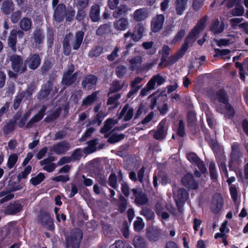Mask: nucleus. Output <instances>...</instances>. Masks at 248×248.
<instances>
[{"instance_id": "obj_17", "label": "nucleus", "mask_w": 248, "mask_h": 248, "mask_svg": "<svg viewBox=\"0 0 248 248\" xmlns=\"http://www.w3.org/2000/svg\"><path fill=\"white\" fill-rule=\"evenodd\" d=\"M225 28V24L223 21L219 22L218 19L214 20L211 26L210 30L214 34L222 32Z\"/></svg>"}, {"instance_id": "obj_50", "label": "nucleus", "mask_w": 248, "mask_h": 248, "mask_svg": "<svg viewBox=\"0 0 248 248\" xmlns=\"http://www.w3.org/2000/svg\"><path fill=\"white\" fill-rule=\"evenodd\" d=\"M142 215L148 220L151 219L154 216V213L150 209H144L142 211Z\"/></svg>"}, {"instance_id": "obj_58", "label": "nucleus", "mask_w": 248, "mask_h": 248, "mask_svg": "<svg viewBox=\"0 0 248 248\" xmlns=\"http://www.w3.org/2000/svg\"><path fill=\"white\" fill-rule=\"evenodd\" d=\"M230 191L232 196V198L234 201H236L237 198V192L236 187L232 185L230 187Z\"/></svg>"}, {"instance_id": "obj_53", "label": "nucleus", "mask_w": 248, "mask_h": 248, "mask_svg": "<svg viewBox=\"0 0 248 248\" xmlns=\"http://www.w3.org/2000/svg\"><path fill=\"white\" fill-rule=\"evenodd\" d=\"M185 32L184 30H181L179 31L176 35L175 36L174 39L172 40L171 43L175 44L176 42L179 41L185 35Z\"/></svg>"}, {"instance_id": "obj_49", "label": "nucleus", "mask_w": 248, "mask_h": 248, "mask_svg": "<svg viewBox=\"0 0 248 248\" xmlns=\"http://www.w3.org/2000/svg\"><path fill=\"white\" fill-rule=\"evenodd\" d=\"M109 185L112 187L116 188L117 186L116 176L114 174H111L109 177Z\"/></svg>"}, {"instance_id": "obj_46", "label": "nucleus", "mask_w": 248, "mask_h": 248, "mask_svg": "<svg viewBox=\"0 0 248 248\" xmlns=\"http://www.w3.org/2000/svg\"><path fill=\"white\" fill-rule=\"evenodd\" d=\"M243 18L236 17L230 20V24L233 29H236L237 26L239 27V24H242Z\"/></svg>"}, {"instance_id": "obj_19", "label": "nucleus", "mask_w": 248, "mask_h": 248, "mask_svg": "<svg viewBox=\"0 0 248 248\" xmlns=\"http://www.w3.org/2000/svg\"><path fill=\"white\" fill-rule=\"evenodd\" d=\"M53 160H54V158L52 156H49L41 161L40 163L42 165H45L44 167V170L50 172L53 171L56 168V166L54 163H50Z\"/></svg>"}, {"instance_id": "obj_28", "label": "nucleus", "mask_w": 248, "mask_h": 248, "mask_svg": "<svg viewBox=\"0 0 248 248\" xmlns=\"http://www.w3.org/2000/svg\"><path fill=\"white\" fill-rule=\"evenodd\" d=\"M16 30H12L8 39L9 46L14 51H16L15 45L16 42Z\"/></svg>"}, {"instance_id": "obj_27", "label": "nucleus", "mask_w": 248, "mask_h": 248, "mask_svg": "<svg viewBox=\"0 0 248 248\" xmlns=\"http://www.w3.org/2000/svg\"><path fill=\"white\" fill-rule=\"evenodd\" d=\"M187 0H176L175 8L176 13L181 15L186 9Z\"/></svg>"}, {"instance_id": "obj_33", "label": "nucleus", "mask_w": 248, "mask_h": 248, "mask_svg": "<svg viewBox=\"0 0 248 248\" xmlns=\"http://www.w3.org/2000/svg\"><path fill=\"white\" fill-rule=\"evenodd\" d=\"M13 10V2L9 0L5 1L2 6V11L3 12L7 15L10 13Z\"/></svg>"}, {"instance_id": "obj_32", "label": "nucleus", "mask_w": 248, "mask_h": 248, "mask_svg": "<svg viewBox=\"0 0 248 248\" xmlns=\"http://www.w3.org/2000/svg\"><path fill=\"white\" fill-rule=\"evenodd\" d=\"M134 245L136 248H146V244L143 239L140 236H136L133 240Z\"/></svg>"}, {"instance_id": "obj_25", "label": "nucleus", "mask_w": 248, "mask_h": 248, "mask_svg": "<svg viewBox=\"0 0 248 248\" xmlns=\"http://www.w3.org/2000/svg\"><path fill=\"white\" fill-rule=\"evenodd\" d=\"M117 123L115 120L110 119H108L104 124V127L101 129V132L105 134V136L107 137L108 135L107 133Z\"/></svg>"}, {"instance_id": "obj_55", "label": "nucleus", "mask_w": 248, "mask_h": 248, "mask_svg": "<svg viewBox=\"0 0 248 248\" xmlns=\"http://www.w3.org/2000/svg\"><path fill=\"white\" fill-rule=\"evenodd\" d=\"M204 0H194L193 2V9L196 10L199 9L203 6Z\"/></svg>"}, {"instance_id": "obj_15", "label": "nucleus", "mask_w": 248, "mask_h": 248, "mask_svg": "<svg viewBox=\"0 0 248 248\" xmlns=\"http://www.w3.org/2000/svg\"><path fill=\"white\" fill-rule=\"evenodd\" d=\"M30 68L31 69H36L40 64V59L38 55L33 54L31 55L26 62Z\"/></svg>"}, {"instance_id": "obj_9", "label": "nucleus", "mask_w": 248, "mask_h": 248, "mask_svg": "<svg viewBox=\"0 0 248 248\" xmlns=\"http://www.w3.org/2000/svg\"><path fill=\"white\" fill-rule=\"evenodd\" d=\"M223 204V200L222 196L219 194H216L212 201V209L213 211L218 213L222 208Z\"/></svg>"}, {"instance_id": "obj_8", "label": "nucleus", "mask_w": 248, "mask_h": 248, "mask_svg": "<svg viewBox=\"0 0 248 248\" xmlns=\"http://www.w3.org/2000/svg\"><path fill=\"white\" fill-rule=\"evenodd\" d=\"M164 21V16L162 15H158L153 19L151 28L153 31H158L162 27Z\"/></svg>"}, {"instance_id": "obj_52", "label": "nucleus", "mask_w": 248, "mask_h": 248, "mask_svg": "<svg viewBox=\"0 0 248 248\" xmlns=\"http://www.w3.org/2000/svg\"><path fill=\"white\" fill-rule=\"evenodd\" d=\"M156 208L157 210V214L161 216L163 219H167L169 217V215L168 213L166 212H162L161 210V205L159 204H157L156 206Z\"/></svg>"}, {"instance_id": "obj_16", "label": "nucleus", "mask_w": 248, "mask_h": 248, "mask_svg": "<svg viewBox=\"0 0 248 248\" xmlns=\"http://www.w3.org/2000/svg\"><path fill=\"white\" fill-rule=\"evenodd\" d=\"M22 209V205L20 202H16L10 203L5 209L8 214H14L20 211Z\"/></svg>"}, {"instance_id": "obj_14", "label": "nucleus", "mask_w": 248, "mask_h": 248, "mask_svg": "<svg viewBox=\"0 0 248 248\" xmlns=\"http://www.w3.org/2000/svg\"><path fill=\"white\" fill-rule=\"evenodd\" d=\"M131 192L133 194V197H135V202L137 204L142 205L147 202L148 199L147 197L140 191H138L134 188Z\"/></svg>"}, {"instance_id": "obj_4", "label": "nucleus", "mask_w": 248, "mask_h": 248, "mask_svg": "<svg viewBox=\"0 0 248 248\" xmlns=\"http://www.w3.org/2000/svg\"><path fill=\"white\" fill-rule=\"evenodd\" d=\"M82 238V232L79 229L73 231L66 238L67 248H78Z\"/></svg>"}, {"instance_id": "obj_62", "label": "nucleus", "mask_w": 248, "mask_h": 248, "mask_svg": "<svg viewBox=\"0 0 248 248\" xmlns=\"http://www.w3.org/2000/svg\"><path fill=\"white\" fill-rule=\"evenodd\" d=\"M31 167L30 166H27L24 170V171L22 173V174H20L18 176V177L20 179L24 178L26 177L27 175H28L31 171Z\"/></svg>"}, {"instance_id": "obj_11", "label": "nucleus", "mask_w": 248, "mask_h": 248, "mask_svg": "<svg viewBox=\"0 0 248 248\" xmlns=\"http://www.w3.org/2000/svg\"><path fill=\"white\" fill-rule=\"evenodd\" d=\"M69 148V145L65 142H60L51 147L50 150L51 153L61 154L65 153Z\"/></svg>"}, {"instance_id": "obj_43", "label": "nucleus", "mask_w": 248, "mask_h": 248, "mask_svg": "<svg viewBox=\"0 0 248 248\" xmlns=\"http://www.w3.org/2000/svg\"><path fill=\"white\" fill-rule=\"evenodd\" d=\"M137 30V32H138V35L137 36H134L135 41H138L142 37V33L144 31V27L143 25L139 24L137 27H136L135 29Z\"/></svg>"}, {"instance_id": "obj_44", "label": "nucleus", "mask_w": 248, "mask_h": 248, "mask_svg": "<svg viewBox=\"0 0 248 248\" xmlns=\"http://www.w3.org/2000/svg\"><path fill=\"white\" fill-rule=\"evenodd\" d=\"M244 13V9L242 6L236 4L234 9L232 11V14L233 16H240Z\"/></svg>"}, {"instance_id": "obj_45", "label": "nucleus", "mask_w": 248, "mask_h": 248, "mask_svg": "<svg viewBox=\"0 0 248 248\" xmlns=\"http://www.w3.org/2000/svg\"><path fill=\"white\" fill-rule=\"evenodd\" d=\"M124 138V135L123 134L113 135L108 139V141L111 143L119 141Z\"/></svg>"}, {"instance_id": "obj_6", "label": "nucleus", "mask_w": 248, "mask_h": 248, "mask_svg": "<svg viewBox=\"0 0 248 248\" xmlns=\"http://www.w3.org/2000/svg\"><path fill=\"white\" fill-rule=\"evenodd\" d=\"M74 71V66L71 64L69 67L68 70L64 73L63 77L62 80V84L66 85H70L73 83L76 78V74L72 75V73Z\"/></svg>"}, {"instance_id": "obj_64", "label": "nucleus", "mask_w": 248, "mask_h": 248, "mask_svg": "<svg viewBox=\"0 0 248 248\" xmlns=\"http://www.w3.org/2000/svg\"><path fill=\"white\" fill-rule=\"evenodd\" d=\"M193 229L194 230L195 232H196L197 231L199 230V227L202 223V220L197 218H195L193 220Z\"/></svg>"}, {"instance_id": "obj_20", "label": "nucleus", "mask_w": 248, "mask_h": 248, "mask_svg": "<svg viewBox=\"0 0 248 248\" xmlns=\"http://www.w3.org/2000/svg\"><path fill=\"white\" fill-rule=\"evenodd\" d=\"M128 21L126 18H122L114 22V27L118 31H125L128 26Z\"/></svg>"}, {"instance_id": "obj_34", "label": "nucleus", "mask_w": 248, "mask_h": 248, "mask_svg": "<svg viewBox=\"0 0 248 248\" xmlns=\"http://www.w3.org/2000/svg\"><path fill=\"white\" fill-rule=\"evenodd\" d=\"M31 26V21L28 18H23L20 22V27L24 31L29 30Z\"/></svg>"}, {"instance_id": "obj_5", "label": "nucleus", "mask_w": 248, "mask_h": 248, "mask_svg": "<svg viewBox=\"0 0 248 248\" xmlns=\"http://www.w3.org/2000/svg\"><path fill=\"white\" fill-rule=\"evenodd\" d=\"M188 196V193L186 189L176 186L173 188V197L178 207L180 204L185 202Z\"/></svg>"}, {"instance_id": "obj_38", "label": "nucleus", "mask_w": 248, "mask_h": 248, "mask_svg": "<svg viewBox=\"0 0 248 248\" xmlns=\"http://www.w3.org/2000/svg\"><path fill=\"white\" fill-rule=\"evenodd\" d=\"M144 227V223L140 217H137L134 222V229L137 232L141 231Z\"/></svg>"}, {"instance_id": "obj_30", "label": "nucleus", "mask_w": 248, "mask_h": 248, "mask_svg": "<svg viewBox=\"0 0 248 248\" xmlns=\"http://www.w3.org/2000/svg\"><path fill=\"white\" fill-rule=\"evenodd\" d=\"M46 110V108L44 107L37 114L35 115L30 122L28 124V126H30V125L33 124L34 123L38 122L41 120L44 116L45 112Z\"/></svg>"}, {"instance_id": "obj_2", "label": "nucleus", "mask_w": 248, "mask_h": 248, "mask_svg": "<svg viewBox=\"0 0 248 248\" xmlns=\"http://www.w3.org/2000/svg\"><path fill=\"white\" fill-rule=\"evenodd\" d=\"M205 21L204 19L201 20L193 29L190 33H189L185 40L184 45L181 48V52L184 53L187 48L188 46L192 43L199 37L201 32L204 29Z\"/></svg>"}, {"instance_id": "obj_59", "label": "nucleus", "mask_w": 248, "mask_h": 248, "mask_svg": "<svg viewBox=\"0 0 248 248\" xmlns=\"http://www.w3.org/2000/svg\"><path fill=\"white\" fill-rule=\"evenodd\" d=\"M184 127L185 126L183 121H180L179 122V128L177 132L178 135L180 137L184 136L185 134Z\"/></svg>"}, {"instance_id": "obj_10", "label": "nucleus", "mask_w": 248, "mask_h": 248, "mask_svg": "<svg viewBox=\"0 0 248 248\" xmlns=\"http://www.w3.org/2000/svg\"><path fill=\"white\" fill-rule=\"evenodd\" d=\"M182 183L189 188L195 189L198 187V185L194 180L192 174L189 173H187L182 178Z\"/></svg>"}, {"instance_id": "obj_51", "label": "nucleus", "mask_w": 248, "mask_h": 248, "mask_svg": "<svg viewBox=\"0 0 248 248\" xmlns=\"http://www.w3.org/2000/svg\"><path fill=\"white\" fill-rule=\"evenodd\" d=\"M123 86L124 83L120 84L119 82L114 81L113 82L112 85L110 88V90L112 92H117L121 89Z\"/></svg>"}, {"instance_id": "obj_12", "label": "nucleus", "mask_w": 248, "mask_h": 248, "mask_svg": "<svg viewBox=\"0 0 248 248\" xmlns=\"http://www.w3.org/2000/svg\"><path fill=\"white\" fill-rule=\"evenodd\" d=\"M12 62V67L13 70L17 72L22 73L25 70L24 67H22V60L19 56H14L11 58Z\"/></svg>"}, {"instance_id": "obj_61", "label": "nucleus", "mask_w": 248, "mask_h": 248, "mask_svg": "<svg viewBox=\"0 0 248 248\" xmlns=\"http://www.w3.org/2000/svg\"><path fill=\"white\" fill-rule=\"evenodd\" d=\"M153 45V42H144L142 44V46L143 47L146 49H148L150 48H151L152 52H151V54H154L155 52V49L152 48V46Z\"/></svg>"}, {"instance_id": "obj_40", "label": "nucleus", "mask_w": 248, "mask_h": 248, "mask_svg": "<svg viewBox=\"0 0 248 248\" xmlns=\"http://www.w3.org/2000/svg\"><path fill=\"white\" fill-rule=\"evenodd\" d=\"M103 51V48L100 46H97L93 48L89 53V56L91 57H97L99 56Z\"/></svg>"}, {"instance_id": "obj_21", "label": "nucleus", "mask_w": 248, "mask_h": 248, "mask_svg": "<svg viewBox=\"0 0 248 248\" xmlns=\"http://www.w3.org/2000/svg\"><path fill=\"white\" fill-rule=\"evenodd\" d=\"M133 109L129 108L128 106H125L123 108L120 117V118L124 117V120L126 121L130 120L133 116Z\"/></svg>"}, {"instance_id": "obj_31", "label": "nucleus", "mask_w": 248, "mask_h": 248, "mask_svg": "<svg viewBox=\"0 0 248 248\" xmlns=\"http://www.w3.org/2000/svg\"><path fill=\"white\" fill-rule=\"evenodd\" d=\"M129 10H130V9L125 5H121L114 11L113 14V16L114 18H117L126 14Z\"/></svg>"}, {"instance_id": "obj_47", "label": "nucleus", "mask_w": 248, "mask_h": 248, "mask_svg": "<svg viewBox=\"0 0 248 248\" xmlns=\"http://www.w3.org/2000/svg\"><path fill=\"white\" fill-rule=\"evenodd\" d=\"M165 136L166 133L162 128L158 129V130L155 133L154 135V138L157 140L162 139L164 138Z\"/></svg>"}, {"instance_id": "obj_37", "label": "nucleus", "mask_w": 248, "mask_h": 248, "mask_svg": "<svg viewBox=\"0 0 248 248\" xmlns=\"http://www.w3.org/2000/svg\"><path fill=\"white\" fill-rule=\"evenodd\" d=\"M18 159V156L16 154H13L11 155L8 158V162H7V166L9 169L12 168L16 162H17Z\"/></svg>"}, {"instance_id": "obj_54", "label": "nucleus", "mask_w": 248, "mask_h": 248, "mask_svg": "<svg viewBox=\"0 0 248 248\" xmlns=\"http://www.w3.org/2000/svg\"><path fill=\"white\" fill-rule=\"evenodd\" d=\"M126 72V68L123 66L120 65L117 67L116 69V73L118 77H123Z\"/></svg>"}, {"instance_id": "obj_18", "label": "nucleus", "mask_w": 248, "mask_h": 248, "mask_svg": "<svg viewBox=\"0 0 248 248\" xmlns=\"http://www.w3.org/2000/svg\"><path fill=\"white\" fill-rule=\"evenodd\" d=\"M161 230L157 228H151L147 230V237L151 241H156L158 240Z\"/></svg>"}, {"instance_id": "obj_29", "label": "nucleus", "mask_w": 248, "mask_h": 248, "mask_svg": "<svg viewBox=\"0 0 248 248\" xmlns=\"http://www.w3.org/2000/svg\"><path fill=\"white\" fill-rule=\"evenodd\" d=\"M84 33L82 31H78L76 35L75 40L73 43V47L74 49H78L83 40Z\"/></svg>"}, {"instance_id": "obj_60", "label": "nucleus", "mask_w": 248, "mask_h": 248, "mask_svg": "<svg viewBox=\"0 0 248 248\" xmlns=\"http://www.w3.org/2000/svg\"><path fill=\"white\" fill-rule=\"evenodd\" d=\"M52 180L57 182H65L68 181L69 177L67 175H60L53 178Z\"/></svg>"}, {"instance_id": "obj_57", "label": "nucleus", "mask_w": 248, "mask_h": 248, "mask_svg": "<svg viewBox=\"0 0 248 248\" xmlns=\"http://www.w3.org/2000/svg\"><path fill=\"white\" fill-rule=\"evenodd\" d=\"M217 45L219 46H226L230 44L232 42L230 39H222L219 40H217Z\"/></svg>"}, {"instance_id": "obj_23", "label": "nucleus", "mask_w": 248, "mask_h": 248, "mask_svg": "<svg viewBox=\"0 0 248 248\" xmlns=\"http://www.w3.org/2000/svg\"><path fill=\"white\" fill-rule=\"evenodd\" d=\"M148 16L147 10L141 8L137 10L134 13V18L137 21H142L145 19Z\"/></svg>"}, {"instance_id": "obj_24", "label": "nucleus", "mask_w": 248, "mask_h": 248, "mask_svg": "<svg viewBox=\"0 0 248 248\" xmlns=\"http://www.w3.org/2000/svg\"><path fill=\"white\" fill-rule=\"evenodd\" d=\"M97 81L96 78L93 75L87 76L82 81V85L84 88L91 89L93 86L95 85Z\"/></svg>"}, {"instance_id": "obj_1", "label": "nucleus", "mask_w": 248, "mask_h": 248, "mask_svg": "<svg viewBox=\"0 0 248 248\" xmlns=\"http://www.w3.org/2000/svg\"><path fill=\"white\" fill-rule=\"evenodd\" d=\"M215 102L219 103V106H217V109L221 113H224L228 118L232 117L234 110L228 102V99L224 90H220L216 94L214 98Z\"/></svg>"}, {"instance_id": "obj_35", "label": "nucleus", "mask_w": 248, "mask_h": 248, "mask_svg": "<svg viewBox=\"0 0 248 248\" xmlns=\"http://www.w3.org/2000/svg\"><path fill=\"white\" fill-rule=\"evenodd\" d=\"M170 48L166 45L163 46L162 48V57L161 58V62L159 64L160 66H162V63L167 61V56L170 52Z\"/></svg>"}, {"instance_id": "obj_13", "label": "nucleus", "mask_w": 248, "mask_h": 248, "mask_svg": "<svg viewBox=\"0 0 248 248\" xmlns=\"http://www.w3.org/2000/svg\"><path fill=\"white\" fill-rule=\"evenodd\" d=\"M40 222L43 226L49 230H52L54 228L53 221L48 214L42 215L40 217Z\"/></svg>"}, {"instance_id": "obj_42", "label": "nucleus", "mask_w": 248, "mask_h": 248, "mask_svg": "<svg viewBox=\"0 0 248 248\" xmlns=\"http://www.w3.org/2000/svg\"><path fill=\"white\" fill-rule=\"evenodd\" d=\"M34 39L36 44H39L44 39V36L41 30H38L35 31L34 33Z\"/></svg>"}, {"instance_id": "obj_3", "label": "nucleus", "mask_w": 248, "mask_h": 248, "mask_svg": "<svg viewBox=\"0 0 248 248\" xmlns=\"http://www.w3.org/2000/svg\"><path fill=\"white\" fill-rule=\"evenodd\" d=\"M150 100V108L151 109H154L156 106L157 102L158 104V108L161 114L164 115L167 113L168 111V107L165 101L167 99V96L160 94L157 95L156 93L150 96L148 98Z\"/></svg>"}, {"instance_id": "obj_48", "label": "nucleus", "mask_w": 248, "mask_h": 248, "mask_svg": "<svg viewBox=\"0 0 248 248\" xmlns=\"http://www.w3.org/2000/svg\"><path fill=\"white\" fill-rule=\"evenodd\" d=\"M120 98V95L119 94H116L113 96L109 97L107 104L108 105H114L116 107L117 104V101Z\"/></svg>"}, {"instance_id": "obj_22", "label": "nucleus", "mask_w": 248, "mask_h": 248, "mask_svg": "<svg viewBox=\"0 0 248 248\" xmlns=\"http://www.w3.org/2000/svg\"><path fill=\"white\" fill-rule=\"evenodd\" d=\"M65 8V6L63 4L58 5L54 15V17L56 21L60 22L63 19Z\"/></svg>"}, {"instance_id": "obj_7", "label": "nucleus", "mask_w": 248, "mask_h": 248, "mask_svg": "<svg viewBox=\"0 0 248 248\" xmlns=\"http://www.w3.org/2000/svg\"><path fill=\"white\" fill-rule=\"evenodd\" d=\"M187 159L191 163L195 164L202 173H204L206 170L202 161L197 155L193 153H188L186 155Z\"/></svg>"}, {"instance_id": "obj_39", "label": "nucleus", "mask_w": 248, "mask_h": 248, "mask_svg": "<svg viewBox=\"0 0 248 248\" xmlns=\"http://www.w3.org/2000/svg\"><path fill=\"white\" fill-rule=\"evenodd\" d=\"M97 93H94L91 95L88 96L83 101V105H89L94 102L96 99Z\"/></svg>"}, {"instance_id": "obj_41", "label": "nucleus", "mask_w": 248, "mask_h": 248, "mask_svg": "<svg viewBox=\"0 0 248 248\" xmlns=\"http://www.w3.org/2000/svg\"><path fill=\"white\" fill-rule=\"evenodd\" d=\"M45 178V175L42 173H39L35 177L32 178L30 181L34 186L40 184Z\"/></svg>"}, {"instance_id": "obj_26", "label": "nucleus", "mask_w": 248, "mask_h": 248, "mask_svg": "<svg viewBox=\"0 0 248 248\" xmlns=\"http://www.w3.org/2000/svg\"><path fill=\"white\" fill-rule=\"evenodd\" d=\"M100 8L98 5H94L92 6L90 16L93 22H96L99 19Z\"/></svg>"}, {"instance_id": "obj_36", "label": "nucleus", "mask_w": 248, "mask_h": 248, "mask_svg": "<svg viewBox=\"0 0 248 248\" xmlns=\"http://www.w3.org/2000/svg\"><path fill=\"white\" fill-rule=\"evenodd\" d=\"M142 62L141 57L140 56H137L135 58L129 60V62L131 65V68L133 70L137 67Z\"/></svg>"}, {"instance_id": "obj_56", "label": "nucleus", "mask_w": 248, "mask_h": 248, "mask_svg": "<svg viewBox=\"0 0 248 248\" xmlns=\"http://www.w3.org/2000/svg\"><path fill=\"white\" fill-rule=\"evenodd\" d=\"M109 27L110 26L108 24L101 26L96 31L97 34L98 35H102L108 30Z\"/></svg>"}, {"instance_id": "obj_63", "label": "nucleus", "mask_w": 248, "mask_h": 248, "mask_svg": "<svg viewBox=\"0 0 248 248\" xmlns=\"http://www.w3.org/2000/svg\"><path fill=\"white\" fill-rule=\"evenodd\" d=\"M215 51L216 53V55L217 56H225L229 54L230 52V51L229 49H216Z\"/></svg>"}]
</instances>
